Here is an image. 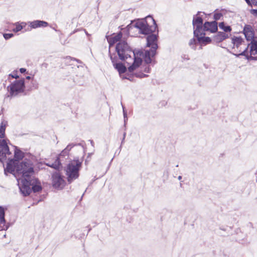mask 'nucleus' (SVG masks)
Instances as JSON below:
<instances>
[{
	"instance_id": "f257e3e1",
	"label": "nucleus",
	"mask_w": 257,
	"mask_h": 257,
	"mask_svg": "<svg viewBox=\"0 0 257 257\" xmlns=\"http://www.w3.org/2000/svg\"><path fill=\"white\" fill-rule=\"evenodd\" d=\"M5 173L7 175L8 173L14 175L17 178L20 189L28 194L30 192V189L26 186L27 181L30 180L31 183H34L36 181L34 179V165L32 161L25 159L21 163L17 165V162L11 161L7 164L5 168Z\"/></svg>"
},
{
	"instance_id": "f03ea898",
	"label": "nucleus",
	"mask_w": 257,
	"mask_h": 257,
	"mask_svg": "<svg viewBox=\"0 0 257 257\" xmlns=\"http://www.w3.org/2000/svg\"><path fill=\"white\" fill-rule=\"evenodd\" d=\"M116 51L119 59L122 61H126L127 64H131L133 60L132 64L128 67V71L130 73L133 72L142 64L141 56L144 55L143 51L136 52L133 51L126 42L124 41H120L115 47Z\"/></svg>"
},
{
	"instance_id": "7ed1b4c3",
	"label": "nucleus",
	"mask_w": 257,
	"mask_h": 257,
	"mask_svg": "<svg viewBox=\"0 0 257 257\" xmlns=\"http://www.w3.org/2000/svg\"><path fill=\"white\" fill-rule=\"evenodd\" d=\"M24 157L23 153L17 147L15 148V152L13 157V154L10 151L8 143L6 140H0V161L3 162L8 160L7 163L11 161L17 162V165L20 163L19 161Z\"/></svg>"
},
{
	"instance_id": "20e7f679",
	"label": "nucleus",
	"mask_w": 257,
	"mask_h": 257,
	"mask_svg": "<svg viewBox=\"0 0 257 257\" xmlns=\"http://www.w3.org/2000/svg\"><path fill=\"white\" fill-rule=\"evenodd\" d=\"M147 46L151 48L149 51L146 50L144 53V55L141 56V57L144 58L145 62L148 64L151 63L152 61L151 57L155 55L156 50L158 48L157 36L155 34L149 35L147 38Z\"/></svg>"
},
{
	"instance_id": "39448f33",
	"label": "nucleus",
	"mask_w": 257,
	"mask_h": 257,
	"mask_svg": "<svg viewBox=\"0 0 257 257\" xmlns=\"http://www.w3.org/2000/svg\"><path fill=\"white\" fill-rule=\"evenodd\" d=\"M82 160L76 159L71 161L66 168L68 181L71 183L79 177V171L81 167Z\"/></svg>"
},
{
	"instance_id": "423d86ee",
	"label": "nucleus",
	"mask_w": 257,
	"mask_h": 257,
	"mask_svg": "<svg viewBox=\"0 0 257 257\" xmlns=\"http://www.w3.org/2000/svg\"><path fill=\"white\" fill-rule=\"evenodd\" d=\"M146 19L150 20L153 24L150 26L146 20H142L137 21L134 26L138 29L140 33L144 35H148L155 31L157 28V25L154 19L150 16L146 17Z\"/></svg>"
},
{
	"instance_id": "0eeeda50",
	"label": "nucleus",
	"mask_w": 257,
	"mask_h": 257,
	"mask_svg": "<svg viewBox=\"0 0 257 257\" xmlns=\"http://www.w3.org/2000/svg\"><path fill=\"white\" fill-rule=\"evenodd\" d=\"M25 89V80L24 78L16 80L8 87L10 94L9 96L14 97L20 93L23 92Z\"/></svg>"
},
{
	"instance_id": "6e6552de",
	"label": "nucleus",
	"mask_w": 257,
	"mask_h": 257,
	"mask_svg": "<svg viewBox=\"0 0 257 257\" xmlns=\"http://www.w3.org/2000/svg\"><path fill=\"white\" fill-rule=\"evenodd\" d=\"M201 12H198L196 15H194L193 19V26L194 29V35L198 36L200 32H203V18L200 16Z\"/></svg>"
},
{
	"instance_id": "1a4fd4ad",
	"label": "nucleus",
	"mask_w": 257,
	"mask_h": 257,
	"mask_svg": "<svg viewBox=\"0 0 257 257\" xmlns=\"http://www.w3.org/2000/svg\"><path fill=\"white\" fill-rule=\"evenodd\" d=\"M52 185L55 188L62 189L65 185V181L59 173H56L52 175Z\"/></svg>"
},
{
	"instance_id": "9d476101",
	"label": "nucleus",
	"mask_w": 257,
	"mask_h": 257,
	"mask_svg": "<svg viewBox=\"0 0 257 257\" xmlns=\"http://www.w3.org/2000/svg\"><path fill=\"white\" fill-rule=\"evenodd\" d=\"M34 179L36 181L34 183H31V182H30L31 181L30 180H29V181H27L28 183L27 184V185L25 184L26 185V186L28 187L30 190V192H29L28 193V194L26 192L25 193V192H23L21 189H20L21 192L22 193V194H23L24 196L29 195L30 194V193L31 192L32 189L33 190V191L34 192H38L42 190V187H41L40 183L34 177Z\"/></svg>"
},
{
	"instance_id": "9b49d317",
	"label": "nucleus",
	"mask_w": 257,
	"mask_h": 257,
	"mask_svg": "<svg viewBox=\"0 0 257 257\" xmlns=\"http://www.w3.org/2000/svg\"><path fill=\"white\" fill-rule=\"evenodd\" d=\"M217 23L216 21L206 22L203 27V32L205 31H209L211 33H215L217 31Z\"/></svg>"
},
{
	"instance_id": "f8f14e48",
	"label": "nucleus",
	"mask_w": 257,
	"mask_h": 257,
	"mask_svg": "<svg viewBox=\"0 0 257 257\" xmlns=\"http://www.w3.org/2000/svg\"><path fill=\"white\" fill-rule=\"evenodd\" d=\"M110 57L112 61V62L113 64L114 68L118 71L120 77H121L122 79H127L128 80H131L130 77H127L126 76H123L121 75L122 73H124L126 71V67L124 66L122 63H114V59L112 57V56L110 54Z\"/></svg>"
},
{
	"instance_id": "ddd939ff",
	"label": "nucleus",
	"mask_w": 257,
	"mask_h": 257,
	"mask_svg": "<svg viewBox=\"0 0 257 257\" xmlns=\"http://www.w3.org/2000/svg\"><path fill=\"white\" fill-rule=\"evenodd\" d=\"M243 34L246 38L247 41H254L253 29L250 25H245L243 29Z\"/></svg>"
},
{
	"instance_id": "4468645a",
	"label": "nucleus",
	"mask_w": 257,
	"mask_h": 257,
	"mask_svg": "<svg viewBox=\"0 0 257 257\" xmlns=\"http://www.w3.org/2000/svg\"><path fill=\"white\" fill-rule=\"evenodd\" d=\"M249 46L250 47V43H246L244 41V45H241L240 47H239L238 50L239 52H241L239 54H234L233 55L236 56L237 57H238L239 56H244L246 57V59H250V55H248L247 49Z\"/></svg>"
},
{
	"instance_id": "2eb2a0df",
	"label": "nucleus",
	"mask_w": 257,
	"mask_h": 257,
	"mask_svg": "<svg viewBox=\"0 0 257 257\" xmlns=\"http://www.w3.org/2000/svg\"><path fill=\"white\" fill-rule=\"evenodd\" d=\"M68 152H65L63 153V150L61 152V153L60 154L59 156L57 157L56 160L55 161L52 163H48L47 164V166L51 167L53 168H54L55 169H59L61 166V164L60 162V159L62 156H67L68 155Z\"/></svg>"
},
{
	"instance_id": "dca6fc26",
	"label": "nucleus",
	"mask_w": 257,
	"mask_h": 257,
	"mask_svg": "<svg viewBox=\"0 0 257 257\" xmlns=\"http://www.w3.org/2000/svg\"><path fill=\"white\" fill-rule=\"evenodd\" d=\"M28 24L32 29H36L40 27H46L48 23L45 21L35 20L32 22H29Z\"/></svg>"
},
{
	"instance_id": "f3484780",
	"label": "nucleus",
	"mask_w": 257,
	"mask_h": 257,
	"mask_svg": "<svg viewBox=\"0 0 257 257\" xmlns=\"http://www.w3.org/2000/svg\"><path fill=\"white\" fill-rule=\"evenodd\" d=\"M244 40L240 37L234 36L231 38V43L233 44V49H238L241 45H244Z\"/></svg>"
},
{
	"instance_id": "a211bd4d",
	"label": "nucleus",
	"mask_w": 257,
	"mask_h": 257,
	"mask_svg": "<svg viewBox=\"0 0 257 257\" xmlns=\"http://www.w3.org/2000/svg\"><path fill=\"white\" fill-rule=\"evenodd\" d=\"M250 59L257 60V42L252 41L250 42Z\"/></svg>"
},
{
	"instance_id": "6ab92c4d",
	"label": "nucleus",
	"mask_w": 257,
	"mask_h": 257,
	"mask_svg": "<svg viewBox=\"0 0 257 257\" xmlns=\"http://www.w3.org/2000/svg\"><path fill=\"white\" fill-rule=\"evenodd\" d=\"M206 35L205 33L200 32L198 34V36H194L197 39L198 43L200 44H207L211 42L210 38L208 37H205Z\"/></svg>"
},
{
	"instance_id": "aec40b11",
	"label": "nucleus",
	"mask_w": 257,
	"mask_h": 257,
	"mask_svg": "<svg viewBox=\"0 0 257 257\" xmlns=\"http://www.w3.org/2000/svg\"><path fill=\"white\" fill-rule=\"evenodd\" d=\"M0 228L1 230H7L9 228V226L6 224L5 211L2 207H0Z\"/></svg>"
},
{
	"instance_id": "412c9836",
	"label": "nucleus",
	"mask_w": 257,
	"mask_h": 257,
	"mask_svg": "<svg viewBox=\"0 0 257 257\" xmlns=\"http://www.w3.org/2000/svg\"><path fill=\"white\" fill-rule=\"evenodd\" d=\"M228 37V34L224 32H219L214 36L213 40L216 43H219Z\"/></svg>"
},
{
	"instance_id": "4be33fe9",
	"label": "nucleus",
	"mask_w": 257,
	"mask_h": 257,
	"mask_svg": "<svg viewBox=\"0 0 257 257\" xmlns=\"http://www.w3.org/2000/svg\"><path fill=\"white\" fill-rule=\"evenodd\" d=\"M8 125V121L3 119L0 124V138H3L5 136L6 127Z\"/></svg>"
},
{
	"instance_id": "5701e85b",
	"label": "nucleus",
	"mask_w": 257,
	"mask_h": 257,
	"mask_svg": "<svg viewBox=\"0 0 257 257\" xmlns=\"http://www.w3.org/2000/svg\"><path fill=\"white\" fill-rule=\"evenodd\" d=\"M219 27L225 32H230L231 31V27L229 26H225L224 22L220 23L219 24Z\"/></svg>"
},
{
	"instance_id": "b1692460",
	"label": "nucleus",
	"mask_w": 257,
	"mask_h": 257,
	"mask_svg": "<svg viewBox=\"0 0 257 257\" xmlns=\"http://www.w3.org/2000/svg\"><path fill=\"white\" fill-rule=\"evenodd\" d=\"M198 42L197 40H196L194 38H192L190 40L189 45L192 49L195 50L196 49V45Z\"/></svg>"
},
{
	"instance_id": "393cba45",
	"label": "nucleus",
	"mask_w": 257,
	"mask_h": 257,
	"mask_svg": "<svg viewBox=\"0 0 257 257\" xmlns=\"http://www.w3.org/2000/svg\"><path fill=\"white\" fill-rule=\"evenodd\" d=\"M14 25L16 26V28L13 29L14 32H18L22 30V26L20 25L19 23H16Z\"/></svg>"
},
{
	"instance_id": "a878e982",
	"label": "nucleus",
	"mask_w": 257,
	"mask_h": 257,
	"mask_svg": "<svg viewBox=\"0 0 257 257\" xmlns=\"http://www.w3.org/2000/svg\"><path fill=\"white\" fill-rule=\"evenodd\" d=\"M112 37L115 40H116V41L117 42L119 41L122 38V34H121V33L120 32L117 34L113 35Z\"/></svg>"
},
{
	"instance_id": "bb28decb",
	"label": "nucleus",
	"mask_w": 257,
	"mask_h": 257,
	"mask_svg": "<svg viewBox=\"0 0 257 257\" xmlns=\"http://www.w3.org/2000/svg\"><path fill=\"white\" fill-rule=\"evenodd\" d=\"M222 16L223 15L221 13L215 12L214 14V19L215 20H218L222 17Z\"/></svg>"
},
{
	"instance_id": "cd10ccee",
	"label": "nucleus",
	"mask_w": 257,
	"mask_h": 257,
	"mask_svg": "<svg viewBox=\"0 0 257 257\" xmlns=\"http://www.w3.org/2000/svg\"><path fill=\"white\" fill-rule=\"evenodd\" d=\"M107 40L109 44V47L112 46L114 45V43H116V40H115L112 37H111L110 38L108 39Z\"/></svg>"
},
{
	"instance_id": "c85d7f7f",
	"label": "nucleus",
	"mask_w": 257,
	"mask_h": 257,
	"mask_svg": "<svg viewBox=\"0 0 257 257\" xmlns=\"http://www.w3.org/2000/svg\"><path fill=\"white\" fill-rule=\"evenodd\" d=\"M121 105H122V104H121ZM122 109H123V117H124V125H125L126 122L127 120V114H126V112L124 110V107H123V105H122Z\"/></svg>"
},
{
	"instance_id": "c756f323",
	"label": "nucleus",
	"mask_w": 257,
	"mask_h": 257,
	"mask_svg": "<svg viewBox=\"0 0 257 257\" xmlns=\"http://www.w3.org/2000/svg\"><path fill=\"white\" fill-rule=\"evenodd\" d=\"M3 36L6 40H8L14 36V34L12 33H5L3 34Z\"/></svg>"
},
{
	"instance_id": "7c9ffc66",
	"label": "nucleus",
	"mask_w": 257,
	"mask_h": 257,
	"mask_svg": "<svg viewBox=\"0 0 257 257\" xmlns=\"http://www.w3.org/2000/svg\"><path fill=\"white\" fill-rule=\"evenodd\" d=\"M74 145L69 144L68 145L66 148L63 150V153L65 152H69L71 149L74 147Z\"/></svg>"
},
{
	"instance_id": "2f4dec72",
	"label": "nucleus",
	"mask_w": 257,
	"mask_h": 257,
	"mask_svg": "<svg viewBox=\"0 0 257 257\" xmlns=\"http://www.w3.org/2000/svg\"><path fill=\"white\" fill-rule=\"evenodd\" d=\"M9 77H12L13 78H18L19 76L17 75V71H15L13 73L9 74Z\"/></svg>"
},
{
	"instance_id": "473e14b6",
	"label": "nucleus",
	"mask_w": 257,
	"mask_h": 257,
	"mask_svg": "<svg viewBox=\"0 0 257 257\" xmlns=\"http://www.w3.org/2000/svg\"><path fill=\"white\" fill-rule=\"evenodd\" d=\"M135 75L137 77H139V78H144V77H147L148 76L147 75L143 73H135Z\"/></svg>"
},
{
	"instance_id": "72a5a7b5",
	"label": "nucleus",
	"mask_w": 257,
	"mask_h": 257,
	"mask_svg": "<svg viewBox=\"0 0 257 257\" xmlns=\"http://www.w3.org/2000/svg\"><path fill=\"white\" fill-rule=\"evenodd\" d=\"M125 136H126V133L124 132L123 134V138H122V141H121V146L124 143V140H125Z\"/></svg>"
},
{
	"instance_id": "f704fd0d",
	"label": "nucleus",
	"mask_w": 257,
	"mask_h": 257,
	"mask_svg": "<svg viewBox=\"0 0 257 257\" xmlns=\"http://www.w3.org/2000/svg\"><path fill=\"white\" fill-rule=\"evenodd\" d=\"M150 70V68L149 66H146L144 69V71L146 73H149Z\"/></svg>"
},
{
	"instance_id": "c9c22d12",
	"label": "nucleus",
	"mask_w": 257,
	"mask_h": 257,
	"mask_svg": "<svg viewBox=\"0 0 257 257\" xmlns=\"http://www.w3.org/2000/svg\"><path fill=\"white\" fill-rule=\"evenodd\" d=\"M20 25L22 26V29L25 28L26 25H27V23H25V22H22L21 23H20Z\"/></svg>"
},
{
	"instance_id": "e433bc0d",
	"label": "nucleus",
	"mask_w": 257,
	"mask_h": 257,
	"mask_svg": "<svg viewBox=\"0 0 257 257\" xmlns=\"http://www.w3.org/2000/svg\"><path fill=\"white\" fill-rule=\"evenodd\" d=\"M26 71V69L24 68H20V71L21 73H23L25 72Z\"/></svg>"
},
{
	"instance_id": "4c0bfd02",
	"label": "nucleus",
	"mask_w": 257,
	"mask_h": 257,
	"mask_svg": "<svg viewBox=\"0 0 257 257\" xmlns=\"http://www.w3.org/2000/svg\"><path fill=\"white\" fill-rule=\"evenodd\" d=\"M251 2L252 4L257 6V0H251Z\"/></svg>"
},
{
	"instance_id": "58836bf2",
	"label": "nucleus",
	"mask_w": 257,
	"mask_h": 257,
	"mask_svg": "<svg viewBox=\"0 0 257 257\" xmlns=\"http://www.w3.org/2000/svg\"><path fill=\"white\" fill-rule=\"evenodd\" d=\"M90 142L91 145L92 146H94V142H93V141L90 140Z\"/></svg>"
},
{
	"instance_id": "ea45409f",
	"label": "nucleus",
	"mask_w": 257,
	"mask_h": 257,
	"mask_svg": "<svg viewBox=\"0 0 257 257\" xmlns=\"http://www.w3.org/2000/svg\"><path fill=\"white\" fill-rule=\"evenodd\" d=\"M178 179L179 180H181L182 179V176H179L178 177Z\"/></svg>"
},
{
	"instance_id": "a19ab883",
	"label": "nucleus",
	"mask_w": 257,
	"mask_h": 257,
	"mask_svg": "<svg viewBox=\"0 0 257 257\" xmlns=\"http://www.w3.org/2000/svg\"><path fill=\"white\" fill-rule=\"evenodd\" d=\"M26 79H31V77H30V76H27V77H26Z\"/></svg>"
},
{
	"instance_id": "79ce46f5",
	"label": "nucleus",
	"mask_w": 257,
	"mask_h": 257,
	"mask_svg": "<svg viewBox=\"0 0 257 257\" xmlns=\"http://www.w3.org/2000/svg\"><path fill=\"white\" fill-rule=\"evenodd\" d=\"M247 4L249 3V0H245Z\"/></svg>"
}]
</instances>
